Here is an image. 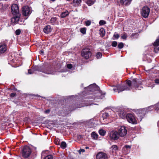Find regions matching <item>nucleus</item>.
Listing matches in <instances>:
<instances>
[{"mask_svg": "<svg viewBox=\"0 0 159 159\" xmlns=\"http://www.w3.org/2000/svg\"><path fill=\"white\" fill-rule=\"evenodd\" d=\"M126 84L127 85L118 84L115 86L113 90L115 92L119 93L124 90H130L131 86L134 87L136 90H141L143 88L141 86L138 85H142L141 81L137 79H133L132 82L129 80L126 82Z\"/></svg>", "mask_w": 159, "mask_h": 159, "instance_id": "nucleus-1", "label": "nucleus"}, {"mask_svg": "<svg viewBox=\"0 0 159 159\" xmlns=\"http://www.w3.org/2000/svg\"><path fill=\"white\" fill-rule=\"evenodd\" d=\"M105 93H102L99 91H98L94 95H92L89 97V99H90L89 101H86V102L84 103H81V104L77 105V106L75 107V108H80L82 107L87 106L90 105L92 104L90 103H89L88 101H91L95 99H102L104 97Z\"/></svg>", "mask_w": 159, "mask_h": 159, "instance_id": "nucleus-2", "label": "nucleus"}, {"mask_svg": "<svg viewBox=\"0 0 159 159\" xmlns=\"http://www.w3.org/2000/svg\"><path fill=\"white\" fill-rule=\"evenodd\" d=\"M153 108L152 106H150L147 108L140 109L138 111L137 114L139 115L137 117V119L139 121H141L142 118L145 116V114L148 113V109L152 108Z\"/></svg>", "mask_w": 159, "mask_h": 159, "instance_id": "nucleus-3", "label": "nucleus"}, {"mask_svg": "<svg viewBox=\"0 0 159 159\" xmlns=\"http://www.w3.org/2000/svg\"><path fill=\"white\" fill-rule=\"evenodd\" d=\"M31 152V149L27 146H25L23 148L21 152L22 156L25 158L29 157Z\"/></svg>", "mask_w": 159, "mask_h": 159, "instance_id": "nucleus-4", "label": "nucleus"}, {"mask_svg": "<svg viewBox=\"0 0 159 159\" xmlns=\"http://www.w3.org/2000/svg\"><path fill=\"white\" fill-rule=\"evenodd\" d=\"M81 55L83 57L88 59L91 57L92 53L89 48H85L82 50Z\"/></svg>", "mask_w": 159, "mask_h": 159, "instance_id": "nucleus-5", "label": "nucleus"}, {"mask_svg": "<svg viewBox=\"0 0 159 159\" xmlns=\"http://www.w3.org/2000/svg\"><path fill=\"white\" fill-rule=\"evenodd\" d=\"M118 133L121 137L125 136L127 133V128L124 126H121L118 129Z\"/></svg>", "mask_w": 159, "mask_h": 159, "instance_id": "nucleus-6", "label": "nucleus"}, {"mask_svg": "<svg viewBox=\"0 0 159 159\" xmlns=\"http://www.w3.org/2000/svg\"><path fill=\"white\" fill-rule=\"evenodd\" d=\"M32 12V9L31 7L26 6L23 7L22 8V13L25 16H28Z\"/></svg>", "mask_w": 159, "mask_h": 159, "instance_id": "nucleus-7", "label": "nucleus"}, {"mask_svg": "<svg viewBox=\"0 0 159 159\" xmlns=\"http://www.w3.org/2000/svg\"><path fill=\"white\" fill-rule=\"evenodd\" d=\"M126 119L127 121L129 123L133 124L137 123V121L134 116L132 114H128L126 116Z\"/></svg>", "mask_w": 159, "mask_h": 159, "instance_id": "nucleus-8", "label": "nucleus"}, {"mask_svg": "<svg viewBox=\"0 0 159 159\" xmlns=\"http://www.w3.org/2000/svg\"><path fill=\"white\" fill-rule=\"evenodd\" d=\"M7 40L2 42L0 43V54H2L5 52L7 50Z\"/></svg>", "mask_w": 159, "mask_h": 159, "instance_id": "nucleus-9", "label": "nucleus"}, {"mask_svg": "<svg viewBox=\"0 0 159 159\" xmlns=\"http://www.w3.org/2000/svg\"><path fill=\"white\" fill-rule=\"evenodd\" d=\"M150 11V9L148 7L146 6L144 7L141 11L142 16L144 18L148 17L149 15Z\"/></svg>", "mask_w": 159, "mask_h": 159, "instance_id": "nucleus-10", "label": "nucleus"}, {"mask_svg": "<svg viewBox=\"0 0 159 159\" xmlns=\"http://www.w3.org/2000/svg\"><path fill=\"white\" fill-rule=\"evenodd\" d=\"M11 10L13 15L20 14L19 13V7L16 4H13L11 5Z\"/></svg>", "mask_w": 159, "mask_h": 159, "instance_id": "nucleus-11", "label": "nucleus"}, {"mask_svg": "<svg viewBox=\"0 0 159 159\" xmlns=\"http://www.w3.org/2000/svg\"><path fill=\"white\" fill-rule=\"evenodd\" d=\"M109 137L111 140H116L119 139V135L118 132L112 131L109 134Z\"/></svg>", "mask_w": 159, "mask_h": 159, "instance_id": "nucleus-12", "label": "nucleus"}, {"mask_svg": "<svg viewBox=\"0 0 159 159\" xmlns=\"http://www.w3.org/2000/svg\"><path fill=\"white\" fill-rule=\"evenodd\" d=\"M96 159H108L109 156L105 153L99 152L96 155Z\"/></svg>", "mask_w": 159, "mask_h": 159, "instance_id": "nucleus-13", "label": "nucleus"}, {"mask_svg": "<svg viewBox=\"0 0 159 159\" xmlns=\"http://www.w3.org/2000/svg\"><path fill=\"white\" fill-rule=\"evenodd\" d=\"M39 71L44 73L47 74H53V72L49 68H45L44 67L42 66L41 67V69H39Z\"/></svg>", "mask_w": 159, "mask_h": 159, "instance_id": "nucleus-14", "label": "nucleus"}, {"mask_svg": "<svg viewBox=\"0 0 159 159\" xmlns=\"http://www.w3.org/2000/svg\"><path fill=\"white\" fill-rule=\"evenodd\" d=\"M14 17L12 18L11 21L12 23L16 24L19 21L20 16V14L17 15H14Z\"/></svg>", "mask_w": 159, "mask_h": 159, "instance_id": "nucleus-15", "label": "nucleus"}, {"mask_svg": "<svg viewBox=\"0 0 159 159\" xmlns=\"http://www.w3.org/2000/svg\"><path fill=\"white\" fill-rule=\"evenodd\" d=\"M87 89L90 91H94L98 89V88L95 84H93L89 85Z\"/></svg>", "mask_w": 159, "mask_h": 159, "instance_id": "nucleus-16", "label": "nucleus"}, {"mask_svg": "<svg viewBox=\"0 0 159 159\" xmlns=\"http://www.w3.org/2000/svg\"><path fill=\"white\" fill-rule=\"evenodd\" d=\"M81 2L82 0H73L72 4L74 7H79L81 6Z\"/></svg>", "mask_w": 159, "mask_h": 159, "instance_id": "nucleus-17", "label": "nucleus"}, {"mask_svg": "<svg viewBox=\"0 0 159 159\" xmlns=\"http://www.w3.org/2000/svg\"><path fill=\"white\" fill-rule=\"evenodd\" d=\"M132 0H120V3L122 5L127 6L130 4Z\"/></svg>", "mask_w": 159, "mask_h": 159, "instance_id": "nucleus-18", "label": "nucleus"}, {"mask_svg": "<svg viewBox=\"0 0 159 159\" xmlns=\"http://www.w3.org/2000/svg\"><path fill=\"white\" fill-rule=\"evenodd\" d=\"M43 31L46 34H48L52 31V29L50 26L49 25H47L45 26L44 29Z\"/></svg>", "mask_w": 159, "mask_h": 159, "instance_id": "nucleus-19", "label": "nucleus"}, {"mask_svg": "<svg viewBox=\"0 0 159 159\" xmlns=\"http://www.w3.org/2000/svg\"><path fill=\"white\" fill-rule=\"evenodd\" d=\"M153 107V108H149L148 109V111H152L153 109H154L155 111H157L159 110V102L156 105L152 106Z\"/></svg>", "mask_w": 159, "mask_h": 159, "instance_id": "nucleus-20", "label": "nucleus"}, {"mask_svg": "<svg viewBox=\"0 0 159 159\" xmlns=\"http://www.w3.org/2000/svg\"><path fill=\"white\" fill-rule=\"evenodd\" d=\"M118 115L122 119H124L126 117V113L124 111H121L118 113Z\"/></svg>", "mask_w": 159, "mask_h": 159, "instance_id": "nucleus-21", "label": "nucleus"}, {"mask_svg": "<svg viewBox=\"0 0 159 159\" xmlns=\"http://www.w3.org/2000/svg\"><path fill=\"white\" fill-rule=\"evenodd\" d=\"M146 85L147 86L151 87L152 88L154 86L155 84L153 83L151 80H149L148 81L146 84Z\"/></svg>", "mask_w": 159, "mask_h": 159, "instance_id": "nucleus-22", "label": "nucleus"}, {"mask_svg": "<svg viewBox=\"0 0 159 159\" xmlns=\"http://www.w3.org/2000/svg\"><path fill=\"white\" fill-rule=\"evenodd\" d=\"M57 18L56 17H53L51 18L50 20V23L52 25H54L56 24Z\"/></svg>", "mask_w": 159, "mask_h": 159, "instance_id": "nucleus-23", "label": "nucleus"}, {"mask_svg": "<svg viewBox=\"0 0 159 159\" xmlns=\"http://www.w3.org/2000/svg\"><path fill=\"white\" fill-rule=\"evenodd\" d=\"M69 12L68 11L65 10L64 11L62 12L61 15V18H64L69 15Z\"/></svg>", "mask_w": 159, "mask_h": 159, "instance_id": "nucleus-24", "label": "nucleus"}, {"mask_svg": "<svg viewBox=\"0 0 159 159\" xmlns=\"http://www.w3.org/2000/svg\"><path fill=\"white\" fill-rule=\"evenodd\" d=\"M118 147L116 145H114L111 146L110 149L113 152H116L118 149Z\"/></svg>", "mask_w": 159, "mask_h": 159, "instance_id": "nucleus-25", "label": "nucleus"}, {"mask_svg": "<svg viewBox=\"0 0 159 159\" xmlns=\"http://www.w3.org/2000/svg\"><path fill=\"white\" fill-rule=\"evenodd\" d=\"M98 135L94 132H93L91 133V137L93 139H98Z\"/></svg>", "mask_w": 159, "mask_h": 159, "instance_id": "nucleus-26", "label": "nucleus"}, {"mask_svg": "<svg viewBox=\"0 0 159 159\" xmlns=\"http://www.w3.org/2000/svg\"><path fill=\"white\" fill-rule=\"evenodd\" d=\"M98 132L100 135L102 136H104L106 133L105 130L102 129H100L99 130Z\"/></svg>", "mask_w": 159, "mask_h": 159, "instance_id": "nucleus-27", "label": "nucleus"}, {"mask_svg": "<svg viewBox=\"0 0 159 159\" xmlns=\"http://www.w3.org/2000/svg\"><path fill=\"white\" fill-rule=\"evenodd\" d=\"M94 2L93 0H87L86 2V3L89 6H91L93 5Z\"/></svg>", "mask_w": 159, "mask_h": 159, "instance_id": "nucleus-28", "label": "nucleus"}, {"mask_svg": "<svg viewBox=\"0 0 159 159\" xmlns=\"http://www.w3.org/2000/svg\"><path fill=\"white\" fill-rule=\"evenodd\" d=\"M100 35L103 37L105 35V31L104 29L101 28L100 30Z\"/></svg>", "mask_w": 159, "mask_h": 159, "instance_id": "nucleus-29", "label": "nucleus"}, {"mask_svg": "<svg viewBox=\"0 0 159 159\" xmlns=\"http://www.w3.org/2000/svg\"><path fill=\"white\" fill-rule=\"evenodd\" d=\"M60 146L62 148L65 149L66 147V143L65 142H62L61 143Z\"/></svg>", "mask_w": 159, "mask_h": 159, "instance_id": "nucleus-30", "label": "nucleus"}, {"mask_svg": "<svg viewBox=\"0 0 159 159\" xmlns=\"http://www.w3.org/2000/svg\"><path fill=\"white\" fill-rule=\"evenodd\" d=\"M153 45L157 46L159 45V39H157L153 43Z\"/></svg>", "mask_w": 159, "mask_h": 159, "instance_id": "nucleus-31", "label": "nucleus"}, {"mask_svg": "<svg viewBox=\"0 0 159 159\" xmlns=\"http://www.w3.org/2000/svg\"><path fill=\"white\" fill-rule=\"evenodd\" d=\"M102 56V54L100 52H98L97 53L96 57L98 58H101Z\"/></svg>", "mask_w": 159, "mask_h": 159, "instance_id": "nucleus-32", "label": "nucleus"}, {"mask_svg": "<svg viewBox=\"0 0 159 159\" xmlns=\"http://www.w3.org/2000/svg\"><path fill=\"white\" fill-rule=\"evenodd\" d=\"M80 31L81 33L83 34H86V29L85 28H83L80 29Z\"/></svg>", "mask_w": 159, "mask_h": 159, "instance_id": "nucleus-33", "label": "nucleus"}, {"mask_svg": "<svg viewBox=\"0 0 159 159\" xmlns=\"http://www.w3.org/2000/svg\"><path fill=\"white\" fill-rule=\"evenodd\" d=\"M124 46L123 43L122 42H120L118 44V47L119 48L121 49L123 48Z\"/></svg>", "mask_w": 159, "mask_h": 159, "instance_id": "nucleus-34", "label": "nucleus"}, {"mask_svg": "<svg viewBox=\"0 0 159 159\" xmlns=\"http://www.w3.org/2000/svg\"><path fill=\"white\" fill-rule=\"evenodd\" d=\"M138 36V34L137 33L133 34L131 35L130 37L132 38H137Z\"/></svg>", "mask_w": 159, "mask_h": 159, "instance_id": "nucleus-35", "label": "nucleus"}, {"mask_svg": "<svg viewBox=\"0 0 159 159\" xmlns=\"http://www.w3.org/2000/svg\"><path fill=\"white\" fill-rule=\"evenodd\" d=\"M106 21L103 20H100L99 22V24L100 25H104L106 24Z\"/></svg>", "mask_w": 159, "mask_h": 159, "instance_id": "nucleus-36", "label": "nucleus"}, {"mask_svg": "<svg viewBox=\"0 0 159 159\" xmlns=\"http://www.w3.org/2000/svg\"><path fill=\"white\" fill-rule=\"evenodd\" d=\"M131 148V146L128 145H126L124 147L123 149L124 150L127 149L128 150L129 149H130Z\"/></svg>", "mask_w": 159, "mask_h": 159, "instance_id": "nucleus-37", "label": "nucleus"}, {"mask_svg": "<svg viewBox=\"0 0 159 159\" xmlns=\"http://www.w3.org/2000/svg\"><path fill=\"white\" fill-rule=\"evenodd\" d=\"M91 23V20H87L85 21V25L86 26H89L90 25Z\"/></svg>", "mask_w": 159, "mask_h": 159, "instance_id": "nucleus-38", "label": "nucleus"}, {"mask_svg": "<svg viewBox=\"0 0 159 159\" xmlns=\"http://www.w3.org/2000/svg\"><path fill=\"white\" fill-rule=\"evenodd\" d=\"M117 44V43L116 41H113L111 43V46L113 47H116V46Z\"/></svg>", "mask_w": 159, "mask_h": 159, "instance_id": "nucleus-39", "label": "nucleus"}, {"mask_svg": "<svg viewBox=\"0 0 159 159\" xmlns=\"http://www.w3.org/2000/svg\"><path fill=\"white\" fill-rule=\"evenodd\" d=\"M44 159H53L52 155H49L46 157Z\"/></svg>", "mask_w": 159, "mask_h": 159, "instance_id": "nucleus-40", "label": "nucleus"}, {"mask_svg": "<svg viewBox=\"0 0 159 159\" xmlns=\"http://www.w3.org/2000/svg\"><path fill=\"white\" fill-rule=\"evenodd\" d=\"M120 37V35L118 34H116L115 33L113 35V37L117 39H118Z\"/></svg>", "mask_w": 159, "mask_h": 159, "instance_id": "nucleus-41", "label": "nucleus"}, {"mask_svg": "<svg viewBox=\"0 0 159 159\" xmlns=\"http://www.w3.org/2000/svg\"><path fill=\"white\" fill-rule=\"evenodd\" d=\"M108 116V113L107 112H105V113L103 114L102 116L104 118H106Z\"/></svg>", "mask_w": 159, "mask_h": 159, "instance_id": "nucleus-42", "label": "nucleus"}, {"mask_svg": "<svg viewBox=\"0 0 159 159\" xmlns=\"http://www.w3.org/2000/svg\"><path fill=\"white\" fill-rule=\"evenodd\" d=\"M20 30L19 29L17 30L16 31V35H19L20 33Z\"/></svg>", "mask_w": 159, "mask_h": 159, "instance_id": "nucleus-43", "label": "nucleus"}, {"mask_svg": "<svg viewBox=\"0 0 159 159\" xmlns=\"http://www.w3.org/2000/svg\"><path fill=\"white\" fill-rule=\"evenodd\" d=\"M127 35L126 34H124L122 35L121 36V38L124 39H126L127 38Z\"/></svg>", "mask_w": 159, "mask_h": 159, "instance_id": "nucleus-44", "label": "nucleus"}, {"mask_svg": "<svg viewBox=\"0 0 159 159\" xmlns=\"http://www.w3.org/2000/svg\"><path fill=\"white\" fill-rule=\"evenodd\" d=\"M67 67L68 69H71L72 68L73 66L70 64H69L67 65Z\"/></svg>", "mask_w": 159, "mask_h": 159, "instance_id": "nucleus-45", "label": "nucleus"}, {"mask_svg": "<svg viewBox=\"0 0 159 159\" xmlns=\"http://www.w3.org/2000/svg\"><path fill=\"white\" fill-rule=\"evenodd\" d=\"M34 72V70L32 69H29L28 70V73L29 74H31Z\"/></svg>", "mask_w": 159, "mask_h": 159, "instance_id": "nucleus-46", "label": "nucleus"}, {"mask_svg": "<svg viewBox=\"0 0 159 159\" xmlns=\"http://www.w3.org/2000/svg\"><path fill=\"white\" fill-rule=\"evenodd\" d=\"M155 82L156 84H159V78L156 79L155 80Z\"/></svg>", "mask_w": 159, "mask_h": 159, "instance_id": "nucleus-47", "label": "nucleus"}, {"mask_svg": "<svg viewBox=\"0 0 159 159\" xmlns=\"http://www.w3.org/2000/svg\"><path fill=\"white\" fill-rule=\"evenodd\" d=\"M16 93H12L10 94V97L11 98L15 97L16 95Z\"/></svg>", "mask_w": 159, "mask_h": 159, "instance_id": "nucleus-48", "label": "nucleus"}, {"mask_svg": "<svg viewBox=\"0 0 159 159\" xmlns=\"http://www.w3.org/2000/svg\"><path fill=\"white\" fill-rule=\"evenodd\" d=\"M85 152V150L84 149H80L79 151V152L80 153H81V152Z\"/></svg>", "mask_w": 159, "mask_h": 159, "instance_id": "nucleus-49", "label": "nucleus"}, {"mask_svg": "<svg viewBox=\"0 0 159 159\" xmlns=\"http://www.w3.org/2000/svg\"><path fill=\"white\" fill-rule=\"evenodd\" d=\"M50 110L49 109H48L44 111V113L45 114H48L50 112Z\"/></svg>", "mask_w": 159, "mask_h": 159, "instance_id": "nucleus-50", "label": "nucleus"}, {"mask_svg": "<svg viewBox=\"0 0 159 159\" xmlns=\"http://www.w3.org/2000/svg\"><path fill=\"white\" fill-rule=\"evenodd\" d=\"M82 135H79L78 137V139H81V138H82Z\"/></svg>", "mask_w": 159, "mask_h": 159, "instance_id": "nucleus-51", "label": "nucleus"}, {"mask_svg": "<svg viewBox=\"0 0 159 159\" xmlns=\"http://www.w3.org/2000/svg\"><path fill=\"white\" fill-rule=\"evenodd\" d=\"M156 50H157L159 51V47H158L157 48H155L154 50H155V51H156Z\"/></svg>", "mask_w": 159, "mask_h": 159, "instance_id": "nucleus-52", "label": "nucleus"}, {"mask_svg": "<svg viewBox=\"0 0 159 159\" xmlns=\"http://www.w3.org/2000/svg\"><path fill=\"white\" fill-rule=\"evenodd\" d=\"M56 143L57 145H59V142L57 143V142H56Z\"/></svg>", "mask_w": 159, "mask_h": 159, "instance_id": "nucleus-53", "label": "nucleus"}, {"mask_svg": "<svg viewBox=\"0 0 159 159\" xmlns=\"http://www.w3.org/2000/svg\"><path fill=\"white\" fill-rule=\"evenodd\" d=\"M73 110L72 109H70V110H69V111H72Z\"/></svg>", "mask_w": 159, "mask_h": 159, "instance_id": "nucleus-54", "label": "nucleus"}, {"mask_svg": "<svg viewBox=\"0 0 159 159\" xmlns=\"http://www.w3.org/2000/svg\"><path fill=\"white\" fill-rule=\"evenodd\" d=\"M86 149H88L89 148V147H86L85 148Z\"/></svg>", "mask_w": 159, "mask_h": 159, "instance_id": "nucleus-55", "label": "nucleus"}, {"mask_svg": "<svg viewBox=\"0 0 159 159\" xmlns=\"http://www.w3.org/2000/svg\"><path fill=\"white\" fill-rule=\"evenodd\" d=\"M50 0L52 1H53V2H54V1H55V0Z\"/></svg>", "mask_w": 159, "mask_h": 159, "instance_id": "nucleus-56", "label": "nucleus"}, {"mask_svg": "<svg viewBox=\"0 0 159 159\" xmlns=\"http://www.w3.org/2000/svg\"><path fill=\"white\" fill-rule=\"evenodd\" d=\"M41 52L42 53H43V51H41Z\"/></svg>", "mask_w": 159, "mask_h": 159, "instance_id": "nucleus-57", "label": "nucleus"}, {"mask_svg": "<svg viewBox=\"0 0 159 159\" xmlns=\"http://www.w3.org/2000/svg\"><path fill=\"white\" fill-rule=\"evenodd\" d=\"M38 96V97H40L39 96Z\"/></svg>", "mask_w": 159, "mask_h": 159, "instance_id": "nucleus-58", "label": "nucleus"}, {"mask_svg": "<svg viewBox=\"0 0 159 159\" xmlns=\"http://www.w3.org/2000/svg\"><path fill=\"white\" fill-rule=\"evenodd\" d=\"M122 159V158H120V159Z\"/></svg>", "mask_w": 159, "mask_h": 159, "instance_id": "nucleus-59", "label": "nucleus"}]
</instances>
